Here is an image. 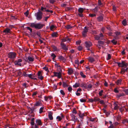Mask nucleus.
Here are the masks:
<instances>
[{"instance_id": "f257e3e1", "label": "nucleus", "mask_w": 128, "mask_h": 128, "mask_svg": "<svg viewBox=\"0 0 128 128\" xmlns=\"http://www.w3.org/2000/svg\"><path fill=\"white\" fill-rule=\"evenodd\" d=\"M42 13L40 11V9L38 10V12L35 14V16H36V19L38 20H40L42 18Z\"/></svg>"}, {"instance_id": "f03ea898", "label": "nucleus", "mask_w": 128, "mask_h": 128, "mask_svg": "<svg viewBox=\"0 0 128 128\" xmlns=\"http://www.w3.org/2000/svg\"><path fill=\"white\" fill-rule=\"evenodd\" d=\"M8 57L14 61V58L16 57V54L14 52H10L8 53Z\"/></svg>"}, {"instance_id": "7ed1b4c3", "label": "nucleus", "mask_w": 128, "mask_h": 128, "mask_svg": "<svg viewBox=\"0 0 128 128\" xmlns=\"http://www.w3.org/2000/svg\"><path fill=\"white\" fill-rule=\"evenodd\" d=\"M115 63L118 64V66L126 68L128 66V64L124 61H122L121 63L116 62H115Z\"/></svg>"}, {"instance_id": "20e7f679", "label": "nucleus", "mask_w": 128, "mask_h": 128, "mask_svg": "<svg viewBox=\"0 0 128 128\" xmlns=\"http://www.w3.org/2000/svg\"><path fill=\"white\" fill-rule=\"evenodd\" d=\"M104 36L102 33L99 35H96L94 37V38L96 40H102L103 39Z\"/></svg>"}, {"instance_id": "39448f33", "label": "nucleus", "mask_w": 128, "mask_h": 128, "mask_svg": "<svg viewBox=\"0 0 128 128\" xmlns=\"http://www.w3.org/2000/svg\"><path fill=\"white\" fill-rule=\"evenodd\" d=\"M22 61V60L21 59H18L17 60H16L14 61V64L15 65H18L21 66L22 65L21 62Z\"/></svg>"}, {"instance_id": "423d86ee", "label": "nucleus", "mask_w": 128, "mask_h": 128, "mask_svg": "<svg viewBox=\"0 0 128 128\" xmlns=\"http://www.w3.org/2000/svg\"><path fill=\"white\" fill-rule=\"evenodd\" d=\"M60 45L61 46L62 48L65 51H67L68 50V46L64 43H61Z\"/></svg>"}, {"instance_id": "0eeeda50", "label": "nucleus", "mask_w": 128, "mask_h": 128, "mask_svg": "<svg viewBox=\"0 0 128 128\" xmlns=\"http://www.w3.org/2000/svg\"><path fill=\"white\" fill-rule=\"evenodd\" d=\"M84 29L82 31V34L84 37H85L86 36L87 32H88V29L87 28L86 26L84 27Z\"/></svg>"}, {"instance_id": "6e6552de", "label": "nucleus", "mask_w": 128, "mask_h": 128, "mask_svg": "<svg viewBox=\"0 0 128 128\" xmlns=\"http://www.w3.org/2000/svg\"><path fill=\"white\" fill-rule=\"evenodd\" d=\"M85 46L86 48H88V50H90V49L88 48L92 45V43L90 42H86L85 43Z\"/></svg>"}, {"instance_id": "1a4fd4ad", "label": "nucleus", "mask_w": 128, "mask_h": 128, "mask_svg": "<svg viewBox=\"0 0 128 128\" xmlns=\"http://www.w3.org/2000/svg\"><path fill=\"white\" fill-rule=\"evenodd\" d=\"M50 30L52 31H54L55 30L56 28V26L54 25L49 24Z\"/></svg>"}, {"instance_id": "9d476101", "label": "nucleus", "mask_w": 128, "mask_h": 128, "mask_svg": "<svg viewBox=\"0 0 128 128\" xmlns=\"http://www.w3.org/2000/svg\"><path fill=\"white\" fill-rule=\"evenodd\" d=\"M54 74L55 76H57L58 78H60L61 77V72H54Z\"/></svg>"}, {"instance_id": "9b49d317", "label": "nucleus", "mask_w": 128, "mask_h": 128, "mask_svg": "<svg viewBox=\"0 0 128 128\" xmlns=\"http://www.w3.org/2000/svg\"><path fill=\"white\" fill-rule=\"evenodd\" d=\"M80 86L84 89H86L87 88V84L85 83L82 82L80 84Z\"/></svg>"}, {"instance_id": "f8f14e48", "label": "nucleus", "mask_w": 128, "mask_h": 128, "mask_svg": "<svg viewBox=\"0 0 128 128\" xmlns=\"http://www.w3.org/2000/svg\"><path fill=\"white\" fill-rule=\"evenodd\" d=\"M53 114V112L51 111H49L48 112V118L50 120H52L53 119V117L52 115Z\"/></svg>"}, {"instance_id": "ddd939ff", "label": "nucleus", "mask_w": 128, "mask_h": 128, "mask_svg": "<svg viewBox=\"0 0 128 128\" xmlns=\"http://www.w3.org/2000/svg\"><path fill=\"white\" fill-rule=\"evenodd\" d=\"M43 25L40 23H36V29H40L42 28L43 27Z\"/></svg>"}, {"instance_id": "4468645a", "label": "nucleus", "mask_w": 128, "mask_h": 128, "mask_svg": "<svg viewBox=\"0 0 128 128\" xmlns=\"http://www.w3.org/2000/svg\"><path fill=\"white\" fill-rule=\"evenodd\" d=\"M87 59L88 61L91 63H92L95 61L94 58L91 56L88 57V58Z\"/></svg>"}, {"instance_id": "2eb2a0df", "label": "nucleus", "mask_w": 128, "mask_h": 128, "mask_svg": "<svg viewBox=\"0 0 128 128\" xmlns=\"http://www.w3.org/2000/svg\"><path fill=\"white\" fill-rule=\"evenodd\" d=\"M38 78L39 79L42 80L43 78V77L42 76V72L41 71H38Z\"/></svg>"}, {"instance_id": "dca6fc26", "label": "nucleus", "mask_w": 128, "mask_h": 128, "mask_svg": "<svg viewBox=\"0 0 128 128\" xmlns=\"http://www.w3.org/2000/svg\"><path fill=\"white\" fill-rule=\"evenodd\" d=\"M78 115L80 118L82 119L84 118V116H86V115H85L84 113H82L80 112L79 114Z\"/></svg>"}, {"instance_id": "f3484780", "label": "nucleus", "mask_w": 128, "mask_h": 128, "mask_svg": "<svg viewBox=\"0 0 128 128\" xmlns=\"http://www.w3.org/2000/svg\"><path fill=\"white\" fill-rule=\"evenodd\" d=\"M67 41H68L69 42L70 41V39L68 38L67 36L62 40V42H65Z\"/></svg>"}, {"instance_id": "a211bd4d", "label": "nucleus", "mask_w": 128, "mask_h": 128, "mask_svg": "<svg viewBox=\"0 0 128 128\" xmlns=\"http://www.w3.org/2000/svg\"><path fill=\"white\" fill-rule=\"evenodd\" d=\"M74 72L73 69L70 68L68 69V74L69 75H71Z\"/></svg>"}, {"instance_id": "6ab92c4d", "label": "nucleus", "mask_w": 128, "mask_h": 128, "mask_svg": "<svg viewBox=\"0 0 128 128\" xmlns=\"http://www.w3.org/2000/svg\"><path fill=\"white\" fill-rule=\"evenodd\" d=\"M36 24L34 23H30V26L32 28H35L36 29Z\"/></svg>"}, {"instance_id": "aec40b11", "label": "nucleus", "mask_w": 128, "mask_h": 128, "mask_svg": "<svg viewBox=\"0 0 128 128\" xmlns=\"http://www.w3.org/2000/svg\"><path fill=\"white\" fill-rule=\"evenodd\" d=\"M103 17L102 16H100L97 17V20L99 22H101L103 20Z\"/></svg>"}, {"instance_id": "412c9836", "label": "nucleus", "mask_w": 128, "mask_h": 128, "mask_svg": "<svg viewBox=\"0 0 128 128\" xmlns=\"http://www.w3.org/2000/svg\"><path fill=\"white\" fill-rule=\"evenodd\" d=\"M36 122L37 124L41 126L42 125V124L40 120L38 119L36 120Z\"/></svg>"}, {"instance_id": "4be33fe9", "label": "nucleus", "mask_w": 128, "mask_h": 128, "mask_svg": "<svg viewBox=\"0 0 128 128\" xmlns=\"http://www.w3.org/2000/svg\"><path fill=\"white\" fill-rule=\"evenodd\" d=\"M122 80L121 79H119L117 80V81L116 82V85H119L121 84H122Z\"/></svg>"}, {"instance_id": "5701e85b", "label": "nucleus", "mask_w": 128, "mask_h": 128, "mask_svg": "<svg viewBox=\"0 0 128 128\" xmlns=\"http://www.w3.org/2000/svg\"><path fill=\"white\" fill-rule=\"evenodd\" d=\"M70 115L72 118V119L73 120L75 121H76L77 120V118L73 114H71Z\"/></svg>"}, {"instance_id": "b1692460", "label": "nucleus", "mask_w": 128, "mask_h": 128, "mask_svg": "<svg viewBox=\"0 0 128 128\" xmlns=\"http://www.w3.org/2000/svg\"><path fill=\"white\" fill-rule=\"evenodd\" d=\"M10 29L8 28H6L4 31H3V32H5L6 33H8L10 32Z\"/></svg>"}, {"instance_id": "393cba45", "label": "nucleus", "mask_w": 128, "mask_h": 128, "mask_svg": "<svg viewBox=\"0 0 128 128\" xmlns=\"http://www.w3.org/2000/svg\"><path fill=\"white\" fill-rule=\"evenodd\" d=\"M40 10L42 11H46L47 12H48V9H46V8L42 6Z\"/></svg>"}, {"instance_id": "a878e982", "label": "nucleus", "mask_w": 128, "mask_h": 128, "mask_svg": "<svg viewBox=\"0 0 128 128\" xmlns=\"http://www.w3.org/2000/svg\"><path fill=\"white\" fill-rule=\"evenodd\" d=\"M122 23L124 26H126L127 25V22L126 20L124 19L123 20L122 22Z\"/></svg>"}, {"instance_id": "bb28decb", "label": "nucleus", "mask_w": 128, "mask_h": 128, "mask_svg": "<svg viewBox=\"0 0 128 128\" xmlns=\"http://www.w3.org/2000/svg\"><path fill=\"white\" fill-rule=\"evenodd\" d=\"M28 61L33 62L34 61V58L31 57L30 56H28Z\"/></svg>"}, {"instance_id": "cd10ccee", "label": "nucleus", "mask_w": 128, "mask_h": 128, "mask_svg": "<svg viewBox=\"0 0 128 128\" xmlns=\"http://www.w3.org/2000/svg\"><path fill=\"white\" fill-rule=\"evenodd\" d=\"M42 69L46 71L47 72L46 74H47L48 73V66L45 65V66L42 68Z\"/></svg>"}, {"instance_id": "c85d7f7f", "label": "nucleus", "mask_w": 128, "mask_h": 128, "mask_svg": "<svg viewBox=\"0 0 128 128\" xmlns=\"http://www.w3.org/2000/svg\"><path fill=\"white\" fill-rule=\"evenodd\" d=\"M98 10V8L96 7L95 8L93 9L92 10V11L95 13H96Z\"/></svg>"}, {"instance_id": "c756f323", "label": "nucleus", "mask_w": 128, "mask_h": 128, "mask_svg": "<svg viewBox=\"0 0 128 128\" xmlns=\"http://www.w3.org/2000/svg\"><path fill=\"white\" fill-rule=\"evenodd\" d=\"M58 34L57 32H54L52 34V37H56L57 36Z\"/></svg>"}, {"instance_id": "7c9ffc66", "label": "nucleus", "mask_w": 128, "mask_h": 128, "mask_svg": "<svg viewBox=\"0 0 128 128\" xmlns=\"http://www.w3.org/2000/svg\"><path fill=\"white\" fill-rule=\"evenodd\" d=\"M84 10V9L82 8H80L78 10V11L80 13H82Z\"/></svg>"}, {"instance_id": "2f4dec72", "label": "nucleus", "mask_w": 128, "mask_h": 128, "mask_svg": "<svg viewBox=\"0 0 128 128\" xmlns=\"http://www.w3.org/2000/svg\"><path fill=\"white\" fill-rule=\"evenodd\" d=\"M41 103L39 102L38 101L36 102V104L34 106L35 107V106H41Z\"/></svg>"}, {"instance_id": "473e14b6", "label": "nucleus", "mask_w": 128, "mask_h": 128, "mask_svg": "<svg viewBox=\"0 0 128 128\" xmlns=\"http://www.w3.org/2000/svg\"><path fill=\"white\" fill-rule=\"evenodd\" d=\"M29 108H30V110H31V113H32L33 112L34 110L36 108H35V107L34 106V107L32 108H31L30 107H29Z\"/></svg>"}, {"instance_id": "72a5a7b5", "label": "nucleus", "mask_w": 128, "mask_h": 128, "mask_svg": "<svg viewBox=\"0 0 128 128\" xmlns=\"http://www.w3.org/2000/svg\"><path fill=\"white\" fill-rule=\"evenodd\" d=\"M28 74H26V72H23V73L21 76H23L26 77H27L28 76Z\"/></svg>"}, {"instance_id": "f704fd0d", "label": "nucleus", "mask_w": 128, "mask_h": 128, "mask_svg": "<svg viewBox=\"0 0 128 128\" xmlns=\"http://www.w3.org/2000/svg\"><path fill=\"white\" fill-rule=\"evenodd\" d=\"M94 102H96V101H100V98H98L97 97H95L94 98Z\"/></svg>"}, {"instance_id": "c9c22d12", "label": "nucleus", "mask_w": 128, "mask_h": 128, "mask_svg": "<svg viewBox=\"0 0 128 128\" xmlns=\"http://www.w3.org/2000/svg\"><path fill=\"white\" fill-rule=\"evenodd\" d=\"M98 5L99 6H102L103 5V4L102 3L101 0H98Z\"/></svg>"}, {"instance_id": "e433bc0d", "label": "nucleus", "mask_w": 128, "mask_h": 128, "mask_svg": "<svg viewBox=\"0 0 128 128\" xmlns=\"http://www.w3.org/2000/svg\"><path fill=\"white\" fill-rule=\"evenodd\" d=\"M80 84L78 83H76L74 85H73V87L74 88H76L77 87L79 86Z\"/></svg>"}, {"instance_id": "4c0bfd02", "label": "nucleus", "mask_w": 128, "mask_h": 128, "mask_svg": "<svg viewBox=\"0 0 128 128\" xmlns=\"http://www.w3.org/2000/svg\"><path fill=\"white\" fill-rule=\"evenodd\" d=\"M58 58L59 59L63 61H64L65 60V59L64 57L62 56H59L58 57Z\"/></svg>"}, {"instance_id": "58836bf2", "label": "nucleus", "mask_w": 128, "mask_h": 128, "mask_svg": "<svg viewBox=\"0 0 128 128\" xmlns=\"http://www.w3.org/2000/svg\"><path fill=\"white\" fill-rule=\"evenodd\" d=\"M98 43L99 44L97 45V46H100L99 44H104V42L103 41L101 40L98 41Z\"/></svg>"}, {"instance_id": "ea45409f", "label": "nucleus", "mask_w": 128, "mask_h": 128, "mask_svg": "<svg viewBox=\"0 0 128 128\" xmlns=\"http://www.w3.org/2000/svg\"><path fill=\"white\" fill-rule=\"evenodd\" d=\"M125 95L123 93H122L119 94H118L117 96V98H119L121 96H123Z\"/></svg>"}, {"instance_id": "a19ab883", "label": "nucleus", "mask_w": 128, "mask_h": 128, "mask_svg": "<svg viewBox=\"0 0 128 128\" xmlns=\"http://www.w3.org/2000/svg\"><path fill=\"white\" fill-rule=\"evenodd\" d=\"M63 86L64 88H65L67 87L68 86V85L67 84L66 82H63Z\"/></svg>"}, {"instance_id": "79ce46f5", "label": "nucleus", "mask_w": 128, "mask_h": 128, "mask_svg": "<svg viewBox=\"0 0 128 128\" xmlns=\"http://www.w3.org/2000/svg\"><path fill=\"white\" fill-rule=\"evenodd\" d=\"M111 42L114 45H116L117 43V42L115 41L114 39H113L111 40Z\"/></svg>"}, {"instance_id": "37998d69", "label": "nucleus", "mask_w": 128, "mask_h": 128, "mask_svg": "<svg viewBox=\"0 0 128 128\" xmlns=\"http://www.w3.org/2000/svg\"><path fill=\"white\" fill-rule=\"evenodd\" d=\"M66 28L68 29H70L72 28V27L70 25H68L66 26Z\"/></svg>"}, {"instance_id": "c03bdc74", "label": "nucleus", "mask_w": 128, "mask_h": 128, "mask_svg": "<svg viewBox=\"0 0 128 128\" xmlns=\"http://www.w3.org/2000/svg\"><path fill=\"white\" fill-rule=\"evenodd\" d=\"M126 72L125 69L124 68H122L121 70V71L120 72L121 74H123L125 72Z\"/></svg>"}, {"instance_id": "a18cd8bd", "label": "nucleus", "mask_w": 128, "mask_h": 128, "mask_svg": "<svg viewBox=\"0 0 128 128\" xmlns=\"http://www.w3.org/2000/svg\"><path fill=\"white\" fill-rule=\"evenodd\" d=\"M56 119L58 120V121H60L62 119V118L60 116H58L56 118Z\"/></svg>"}, {"instance_id": "49530a36", "label": "nucleus", "mask_w": 128, "mask_h": 128, "mask_svg": "<svg viewBox=\"0 0 128 128\" xmlns=\"http://www.w3.org/2000/svg\"><path fill=\"white\" fill-rule=\"evenodd\" d=\"M89 16L91 17H92L94 16H96V15L95 14H89Z\"/></svg>"}, {"instance_id": "de8ad7c7", "label": "nucleus", "mask_w": 128, "mask_h": 128, "mask_svg": "<svg viewBox=\"0 0 128 128\" xmlns=\"http://www.w3.org/2000/svg\"><path fill=\"white\" fill-rule=\"evenodd\" d=\"M44 107H41L39 110V113L41 114L43 112V110L44 108Z\"/></svg>"}, {"instance_id": "09e8293b", "label": "nucleus", "mask_w": 128, "mask_h": 128, "mask_svg": "<svg viewBox=\"0 0 128 128\" xmlns=\"http://www.w3.org/2000/svg\"><path fill=\"white\" fill-rule=\"evenodd\" d=\"M80 74L82 77L83 78H85L86 76L82 72H80Z\"/></svg>"}, {"instance_id": "8fccbe9b", "label": "nucleus", "mask_w": 128, "mask_h": 128, "mask_svg": "<svg viewBox=\"0 0 128 128\" xmlns=\"http://www.w3.org/2000/svg\"><path fill=\"white\" fill-rule=\"evenodd\" d=\"M53 12L52 10H48V14H49V16H48V18L50 16L51 14Z\"/></svg>"}, {"instance_id": "3c124183", "label": "nucleus", "mask_w": 128, "mask_h": 128, "mask_svg": "<svg viewBox=\"0 0 128 128\" xmlns=\"http://www.w3.org/2000/svg\"><path fill=\"white\" fill-rule=\"evenodd\" d=\"M104 91L103 90H101L99 92V94L100 96H102V93H103Z\"/></svg>"}, {"instance_id": "603ef678", "label": "nucleus", "mask_w": 128, "mask_h": 128, "mask_svg": "<svg viewBox=\"0 0 128 128\" xmlns=\"http://www.w3.org/2000/svg\"><path fill=\"white\" fill-rule=\"evenodd\" d=\"M114 91L115 93H118L119 92V91L118 90L117 88H114Z\"/></svg>"}, {"instance_id": "864d4df0", "label": "nucleus", "mask_w": 128, "mask_h": 128, "mask_svg": "<svg viewBox=\"0 0 128 128\" xmlns=\"http://www.w3.org/2000/svg\"><path fill=\"white\" fill-rule=\"evenodd\" d=\"M51 56L52 58V59L54 60L55 58L56 57V56L55 55V54L54 53H52L51 55Z\"/></svg>"}, {"instance_id": "5fc2aeb1", "label": "nucleus", "mask_w": 128, "mask_h": 128, "mask_svg": "<svg viewBox=\"0 0 128 128\" xmlns=\"http://www.w3.org/2000/svg\"><path fill=\"white\" fill-rule=\"evenodd\" d=\"M49 2L51 4H53L55 2V0H48Z\"/></svg>"}, {"instance_id": "6e6d98bb", "label": "nucleus", "mask_w": 128, "mask_h": 128, "mask_svg": "<svg viewBox=\"0 0 128 128\" xmlns=\"http://www.w3.org/2000/svg\"><path fill=\"white\" fill-rule=\"evenodd\" d=\"M111 56L110 54H108V57L107 58V60H110L111 58Z\"/></svg>"}, {"instance_id": "4d7b16f0", "label": "nucleus", "mask_w": 128, "mask_h": 128, "mask_svg": "<svg viewBox=\"0 0 128 128\" xmlns=\"http://www.w3.org/2000/svg\"><path fill=\"white\" fill-rule=\"evenodd\" d=\"M116 104V105L114 106V110H116L118 108V106L116 104Z\"/></svg>"}, {"instance_id": "13d9d810", "label": "nucleus", "mask_w": 128, "mask_h": 128, "mask_svg": "<svg viewBox=\"0 0 128 128\" xmlns=\"http://www.w3.org/2000/svg\"><path fill=\"white\" fill-rule=\"evenodd\" d=\"M29 12L28 10L24 13V14L26 16H27Z\"/></svg>"}, {"instance_id": "bf43d9fd", "label": "nucleus", "mask_w": 128, "mask_h": 128, "mask_svg": "<svg viewBox=\"0 0 128 128\" xmlns=\"http://www.w3.org/2000/svg\"><path fill=\"white\" fill-rule=\"evenodd\" d=\"M92 88V85L91 84H89L88 85H87V88L90 89Z\"/></svg>"}, {"instance_id": "052dcab7", "label": "nucleus", "mask_w": 128, "mask_h": 128, "mask_svg": "<svg viewBox=\"0 0 128 128\" xmlns=\"http://www.w3.org/2000/svg\"><path fill=\"white\" fill-rule=\"evenodd\" d=\"M83 49V48L81 46H79L78 47V49L79 51Z\"/></svg>"}, {"instance_id": "680f3d73", "label": "nucleus", "mask_w": 128, "mask_h": 128, "mask_svg": "<svg viewBox=\"0 0 128 128\" xmlns=\"http://www.w3.org/2000/svg\"><path fill=\"white\" fill-rule=\"evenodd\" d=\"M60 92L62 95H65V93L63 90H60Z\"/></svg>"}, {"instance_id": "e2e57ef3", "label": "nucleus", "mask_w": 128, "mask_h": 128, "mask_svg": "<svg viewBox=\"0 0 128 128\" xmlns=\"http://www.w3.org/2000/svg\"><path fill=\"white\" fill-rule=\"evenodd\" d=\"M68 90L70 92H71V91L72 90V88L71 87H68Z\"/></svg>"}, {"instance_id": "0e129e2a", "label": "nucleus", "mask_w": 128, "mask_h": 128, "mask_svg": "<svg viewBox=\"0 0 128 128\" xmlns=\"http://www.w3.org/2000/svg\"><path fill=\"white\" fill-rule=\"evenodd\" d=\"M26 28L28 30H29L31 32H32V29L30 28V27L28 26L26 27Z\"/></svg>"}, {"instance_id": "69168bd1", "label": "nucleus", "mask_w": 128, "mask_h": 128, "mask_svg": "<svg viewBox=\"0 0 128 128\" xmlns=\"http://www.w3.org/2000/svg\"><path fill=\"white\" fill-rule=\"evenodd\" d=\"M94 99L92 98H90L88 99V100L90 102L92 103L94 101Z\"/></svg>"}, {"instance_id": "338daca9", "label": "nucleus", "mask_w": 128, "mask_h": 128, "mask_svg": "<svg viewBox=\"0 0 128 128\" xmlns=\"http://www.w3.org/2000/svg\"><path fill=\"white\" fill-rule=\"evenodd\" d=\"M36 34L37 36H39L40 38L41 37L40 36V32H38L36 33Z\"/></svg>"}, {"instance_id": "774afa93", "label": "nucleus", "mask_w": 128, "mask_h": 128, "mask_svg": "<svg viewBox=\"0 0 128 128\" xmlns=\"http://www.w3.org/2000/svg\"><path fill=\"white\" fill-rule=\"evenodd\" d=\"M18 74L19 76H21V75H22V72L20 71H19L18 72Z\"/></svg>"}]
</instances>
